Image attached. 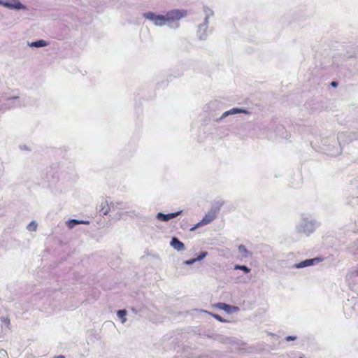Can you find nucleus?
Returning <instances> with one entry per match:
<instances>
[{"instance_id":"obj_1","label":"nucleus","mask_w":358,"mask_h":358,"mask_svg":"<svg viewBox=\"0 0 358 358\" xmlns=\"http://www.w3.org/2000/svg\"><path fill=\"white\" fill-rule=\"evenodd\" d=\"M187 15L185 10L174 9L169 10L165 15L166 20L168 22H172L180 20Z\"/></svg>"},{"instance_id":"obj_17","label":"nucleus","mask_w":358,"mask_h":358,"mask_svg":"<svg viewBox=\"0 0 358 358\" xmlns=\"http://www.w3.org/2000/svg\"><path fill=\"white\" fill-rule=\"evenodd\" d=\"M238 250L241 252H248L245 247L243 245H241L238 246Z\"/></svg>"},{"instance_id":"obj_16","label":"nucleus","mask_w":358,"mask_h":358,"mask_svg":"<svg viewBox=\"0 0 358 358\" xmlns=\"http://www.w3.org/2000/svg\"><path fill=\"white\" fill-rule=\"evenodd\" d=\"M37 225L34 222H31L28 225V229L29 231H35L36 229Z\"/></svg>"},{"instance_id":"obj_4","label":"nucleus","mask_w":358,"mask_h":358,"mask_svg":"<svg viewBox=\"0 0 358 358\" xmlns=\"http://www.w3.org/2000/svg\"><path fill=\"white\" fill-rule=\"evenodd\" d=\"M182 213L181 210L177 211L176 213H169V214H163L162 213H159L157 215V218L162 222H166L169 221L171 219L175 218L177 216H178Z\"/></svg>"},{"instance_id":"obj_14","label":"nucleus","mask_w":358,"mask_h":358,"mask_svg":"<svg viewBox=\"0 0 358 358\" xmlns=\"http://www.w3.org/2000/svg\"><path fill=\"white\" fill-rule=\"evenodd\" d=\"M126 314L127 311L125 310H120L117 311V315L122 320V322H124L126 321Z\"/></svg>"},{"instance_id":"obj_9","label":"nucleus","mask_w":358,"mask_h":358,"mask_svg":"<svg viewBox=\"0 0 358 358\" xmlns=\"http://www.w3.org/2000/svg\"><path fill=\"white\" fill-rule=\"evenodd\" d=\"M89 222H84V221H80L78 220H71L67 222L66 224L67 227L70 229L73 228L75 225L79 224H88Z\"/></svg>"},{"instance_id":"obj_20","label":"nucleus","mask_w":358,"mask_h":358,"mask_svg":"<svg viewBox=\"0 0 358 358\" xmlns=\"http://www.w3.org/2000/svg\"><path fill=\"white\" fill-rule=\"evenodd\" d=\"M331 85L332 87H336L338 85V83L336 81H333L331 82Z\"/></svg>"},{"instance_id":"obj_10","label":"nucleus","mask_w":358,"mask_h":358,"mask_svg":"<svg viewBox=\"0 0 358 358\" xmlns=\"http://www.w3.org/2000/svg\"><path fill=\"white\" fill-rule=\"evenodd\" d=\"M206 255H207V252H203L200 253V255L196 258L192 259L191 260H188L185 263L187 264H193L196 261L201 260Z\"/></svg>"},{"instance_id":"obj_8","label":"nucleus","mask_w":358,"mask_h":358,"mask_svg":"<svg viewBox=\"0 0 358 358\" xmlns=\"http://www.w3.org/2000/svg\"><path fill=\"white\" fill-rule=\"evenodd\" d=\"M4 6L9 8H16V9L25 8V6L24 5H22L20 2H17L15 3H5Z\"/></svg>"},{"instance_id":"obj_18","label":"nucleus","mask_w":358,"mask_h":358,"mask_svg":"<svg viewBox=\"0 0 358 358\" xmlns=\"http://www.w3.org/2000/svg\"><path fill=\"white\" fill-rule=\"evenodd\" d=\"M213 317H214L215 318H216L217 320L220 321V322H222V321H223L222 318V317H221V316H220L219 315H215H215H213Z\"/></svg>"},{"instance_id":"obj_6","label":"nucleus","mask_w":358,"mask_h":358,"mask_svg":"<svg viewBox=\"0 0 358 358\" xmlns=\"http://www.w3.org/2000/svg\"><path fill=\"white\" fill-rule=\"evenodd\" d=\"M171 245L178 251H181L185 249V245L180 241H179L177 238L174 237L172 238L171 241Z\"/></svg>"},{"instance_id":"obj_3","label":"nucleus","mask_w":358,"mask_h":358,"mask_svg":"<svg viewBox=\"0 0 358 358\" xmlns=\"http://www.w3.org/2000/svg\"><path fill=\"white\" fill-rule=\"evenodd\" d=\"M143 17L154 22L157 26H162L167 23L165 15H156L152 12H148L143 14Z\"/></svg>"},{"instance_id":"obj_7","label":"nucleus","mask_w":358,"mask_h":358,"mask_svg":"<svg viewBox=\"0 0 358 358\" xmlns=\"http://www.w3.org/2000/svg\"><path fill=\"white\" fill-rule=\"evenodd\" d=\"M315 261L319 262L320 259L315 258V259H306L305 261H302L300 263H299L298 264H296V268H303V267L309 266L313 265V262Z\"/></svg>"},{"instance_id":"obj_2","label":"nucleus","mask_w":358,"mask_h":358,"mask_svg":"<svg viewBox=\"0 0 358 358\" xmlns=\"http://www.w3.org/2000/svg\"><path fill=\"white\" fill-rule=\"evenodd\" d=\"M217 210L216 209H211L205 215L203 218L199 223L191 229V230L192 231L199 227L208 224L217 217Z\"/></svg>"},{"instance_id":"obj_11","label":"nucleus","mask_w":358,"mask_h":358,"mask_svg":"<svg viewBox=\"0 0 358 358\" xmlns=\"http://www.w3.org/2000/svg\"><path fill=\"white\" fill-rule=\"evenodd\" d=\"M247 113V112L243 109L234 108L231 109L230 110L225 112L223 116L231 115V114H235V113Z\"/></svg>"},{"instance_id":"obj_15","label":"nucleus","mask_w":358,"mask_h":358,"mask_svg":"<svg viewBox=\"0 0 358 358\" xmlns=\"http://www.w3.org/2000/svg\"><path fill=\"white\" fill-rule=\"evenodd\" d=\"M234 269L236 270H242L245 273H249L250 271V269L245 266H241V265H236L234 267Z\"/></svg>"},{"instance_id":"obj_19","label":"nucleus","mask_w":358,"mask_h":358,"mask_svg":"<svg viewBox=\"0 0 358 358\" xmlns=\"http://www.w3.org/2000/svg\"><path fill=\"white\" fill-rule=\"evenodd\" d=\"M295 339H296V337H294V336H289L286 337V341H294Z\"/></svg>"},{"instance_id":"obj_22","label":"nucleus","mask_w":358,"mask_h":358,"mask_svg":"<svg viewBox=\"0 0 358 358\" xmlns=\"http://www.w3.org/2000/svg\"><path fill=\"white\" fill-rule=\"evenodd\" d=\"M300 358H303V357H300Z\"/></svg>"},{"instance_id":"obj_12","label":"nucleus","mask_w":358,"mask_h":358,"mask_svg":"<svg viewBox=\"0 0 358 358\" xmlns=\"http://www.w3.org/2000/svg\"><path fill=\"white\" fill-rule=\"evenodd\" d=\"M47 44H48L47 42L45 41L44 40H39V41L31 43V46L38 48V47L45 46V45H47Z\"/></svg>"},{"instance_id":"obj_21","label":"nucleus","mask_w":358,"mask_h":358,"mask_svg":"<svg viewBox=\"0 0 358 358\" xmlns=\"http://www.w3.org/2000/svg\"><path fill=\"white\" fill-rule=\"evenodd\" d=\"M54 358H65V357L64 355H59V356L55 357Z\"/></svg>"},{"instance_id":"obj_13","label":"nucleus","mask_w":358,"mask_h":358,"mask_svg":"<svg viewBox=\"0 0 358 358\" xmlns=\"http://www.w3.org/2000/svg\"><path fill=\"white\" fill-rule=\"evenodd\" d=\"M216 307H217L220 309L224 310L227 312H229L231 309V306L228 304H226L224 303H218L215 305Z\"/></svg>"},{"instance_id":"obj_5","label":"nucleus","mask_w":358,"mask_h":358,"mask_svg":"<svg viewBox=\"0 0 358 358\" xmlns=\"http://www.w3.org/2000/svg\"><path fill=\"white\" fill-rule=\"evenodd\" d=\"M110 210V203L108 201H102L99 205V212L102 215H106Z\"/></svg>"}]
</instances>
